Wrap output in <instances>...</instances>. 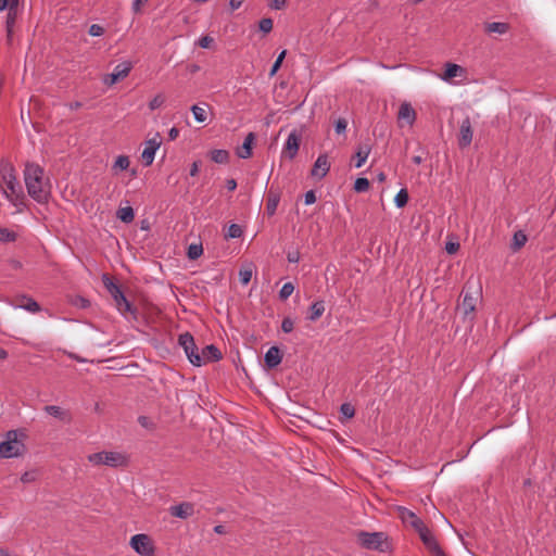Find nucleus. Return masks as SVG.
Instances as JSON below:
<instances>
[{
	"instance_id": "nucleus-1",
	"label": "nucleus",
	"mask_w": 556,
	"mask_h": 556,
	"mask_svg": "<svg viewBox=\"0 0 556 556\" xmlns=\"http://www.w3.org/2000/svg\"><path fill=\"white\" fill-rule=\"evenodd\" d=\"M24 180L27 192L38 203L48 201L50 191L43 181V169L38 164L27 163L24 169Z\"/></svg>"
},
{
	"instance_id": "nucleus-2",
	"label": "nucleus",
	"mask_w": 556,
	"mask_h": 556,
	"mask_svg": "<svg viewBox=\"0 0 556 556\" xmlns=\"http://www.w3.org/2000/svg\"><path fill=\"white\" fill-rule=\"evenodd\" d=\"M0 178L5 189V198L14 205H17L23 199V191L16 180L15 169L9 161L0 162Z\"/></svg>"
},
{
	"instance_id": "nucleus-3",
	"label": "nucleus",
	"mask_w": 556,
	"mask_h": 556,
	"mask_svg": "<svg viewBox=\"0 0 556 556\" xmlns=\"http://www.w3.org/2000/svg\"><path fill=\"white\" fill-rule=\"evenodd\" d=\"M26 446L22 440L18 439L16 430H10L4 435V441L0 443V457L14 458L21 457L25 454Z\"/></svg>"
},
{
	"instance_id": "nucleus-4",
	"label": "nucleus",
	"mask_w": 556,
	"mask_h": 556,
	"mask_svg": "<svg viewBox=\"0 0 556 556\" xmlns=\"http://www.w3.org/2000/svg\"><path fill=\"white\" fill-rule=\"evenodd\" d=\"M356 536L357 542L366 549L387 552L390 548L388 535L384 532L359 531Z\"/></svg>"
},
{
	"instance_id": "nucleus-5",
	"label": "nucleus",
	"mask_w": 556,
	"mask_h": 556,
	"mask_svg": "<svg viewBox=\"0 0 556 556\" xmlns=\"http://www.w3.org/2000/svg\"><path fill=\"white\" fill-rule=\"evenodd\" d=\"M88 460L92 465L99 466V465H105L109 467H124L127 465L128 459L127 457L118 452H109V451H102L98 453H93L88 455Z\"/></svg>"
},
{
	"instance_id": "nucleus-6",
	"label": "nucleus",
	"mask_w": 556,
	"mask_h": 556,
	"mask_svg": "<svg viewBox=\"0 0 556 556\" xmlns=\"http://www.w3.org/2000/svg\"><path fill=\"white\" fill-rule=\"evenodd\" d=\"M104 285L115 302L116 308L123 314L135 313L131 303L126 299L118 285L114 283L108 276L103 277Z\"/></svg>"
},
{
	"instance_id": "nucleus-7",
	"label": "nucleus",
	"mask_w": 556,
	"mask_h": 556,
	"mask_svg": "<svg viewBox=\"0 0 556 556\" xmlns=\"http://www.w3.org/2000/svg\"><path fill=\"white\" fill-rule=\"evenodd\" d=\"M178 343L184 349L192 365L202 366V358H200V353L198 352V348L191 333H181L178 338Z\"/></svg>"
},
{
	"instance_id": "nucleus-8",
	"label": "nucleus",
	"mask_w": 556,
	"mask_h": 556,
	"mask_svg": "<svg viewBox=\"0 0 556 556\" xmlns=\"http://www.w3.org/2000/svg\"><path fill=\"white\" fill-rule=\"evenodd\" d=\"M18 5V0H0V11H4L8 9V14L5 18V29H7V40L8 43L12 42L13 29L16 23V8Z\"/></svg>"
},
{
	"instance_id": "nucleus-9",
	"label": "nucleus",
	"mask_w": 556,
	"mask_h": 556,
	"mask_svg": "<svg viewBox=\"0 0 556 556\" xmlns=\"http://www.w3.org/2000/svg\"><path fill=\"white\" fill-rule=\"evenodd\" d=\"M130 546L141 556H153L154 545L149 535L139 533L130 539Z\"/></svg>"
},
{
	"instance_id": "nucleus-10",
	"label": "nucleus",
	"mask_w": 556,
	"mask_h": 556,
	"mask_svg": "<svg viewBox=\"0 0 556 556\" xmlns=\"http://www.w3.org/2000/svg\"><path fill=\"white\" fill-rule=\"evenodd\" d=\"M422 543L427 546V548L434 555V556H445L444 552L439 546L434 535L432 532L427 528V526H422L420 529L417 530Z\"/></svg>"
},
{
	"instance_id": "nucleus-11",
	"label": "nucleus",
	"mask_w": 556,
	"mask_h": 556,
	"mask_svg": "<svg viewBox=\"0 0 556 556\" xmlns=\"http://www.w3.org/2000/svg\"><path fill=\"white\" fill-rule=\"evenodd\" d=\"M132 68L130 62H123L115 66L114 71L111 74H108L103 77V83L108 86H112L121 79H124L128 76Z\"/></svg>"
},
{
	"instance_id": "nucleus-12",
	"label": "nucleus",
	"mask_w": 556,
	"mask_h": 556,
	"mask_svg": "<svg viewBox=\"0 0 556 556\" xmlns=\"http://www.w3.org/2000/svg\"><path fill=\"white\" fill-rule=\"evenodd\" d=\"M161 143L162 141L159 132L146 142V148L141 154L142 162L146 166H150L153 163L155 152L159 150Z\"/></svg>"
},
{
	"instance_id": "nucleus-13",
	"label": "nucleus",
	"mask_w": 556,
	"mask_h": 556,
	"mask_svg": "<svg viewBox=\"0 0 556 556\" xmlns=\"http://www.w3.org/2000/svg\"><path fill=\"white\" fill-rule=\"evenodd\" d=\"M301 142V132L296 129L292 130L283 146L282 153L286 154L290 160L294 159L299 152Z\"/></svg>"
},
{
	"instance_id": "nucleus-14",
	"label": "nucleus",
	"mask_w": 556,
	"mask_h": 556,
	"mask_svg": "<svg viewBox=\"0 0 556 556\" xmlns=\"http://www.w3.org/2000/svg\"><path fill=\"white\" fill-rule=\"evenodd\" d=\"M472 126L470 118L467 116L464 118L459 126V134H458V146L460 149H465L470 146L472 141Z\"/></svg>"
},
{
	"instance_id": "nucleus-15",
	"label": "nucleus",
	"mask_w": 556,
	"mask_h": 556,
	"mask_svg": "<svg viewBox=\"0 0 556 556\" xmlns=\"http://www.w3.org/2000/svg\"><path fill=\"white\" fill-rule=\"evenodd\" d=\"M330 169V162L327 154H320L315 161L311 175L317 178H324Z\"/></svg>"
},
{
	"instance_id": "nucleus-16",
	"label": "nucleus",
	"mask_w": 556,
	"mask_h": 556,
	"mask_svg": "<svg viewBox=\"0 0 556 556\" xmlns=\"http://www.w3.org/2000/svg\"><path fill=\"white\" fill-rule=\"evenodd\" d=\"M397 119L399 123L402 124L403 122L407 125L412 126L416 121V112L408 102H403L400 105L399 112H397Z\"/></svg>"
},
{
	"instance_id": "nucleus-17",
	"label": "nucleus",
	"mask_w": 556,
	"mask_h": 556,
	"mask_svg": "<svg viewBox=\"0 0 556 556\" xmlns=\"http://www.w3.org/2000/svg\"><path fill=\"white\" fill-rule=\"evenodd\" d=\"M169 514L180 519H187L194 514V506L189 502H184L169 507Z\"/></svg>"
},
{
	"instance_id": "nucleus-18",
	"label": "nucleus",
	"mask_w": 556,
	"mask_h": 556,
	"mask_svg": "<svg viewBox=\"0 0 556 556\" xmlns=\"http://www.w3.org/2000/svg\"><path fill=\"white\" fill-rule=\"evenodd\" d=\"M400 516L404 523L410 526L416 531L425 526L424 521L414 511L405 507L400 508Z\"/></svg>"
},
{
	"instance_id": "nucleus-19",
	"label": "nucleus",
	"mask_w": 556,
	"mask_h": 556,
	"mask_svg": "<svg viewBox=\"0 0 556 556\" xmlns=\"http://www.w3.org/2000/svg\"><path fill=\"white\" fill-rule=\"evenodd\" d=\"M222 352L214 344L206 345L202 349L200 358H202V365L210 362H217L222 359Z\"/></svg>"
},
{
	"instance_id": "nucleus-20",
	"label": "nucleus",
	"mask_w": 556,
	"mask_h": 556,
	"mask_svg": "<svg viewBox=\"0 0 556 556\" xmlns=\"http://www.w3.org/2000/svg\"><path fill=\"white\" fill-rule=\"evenodd\" d=\"M255 140L254 132H249L240 148L237 149V155L240 159H249L252 155V144Z\"/></svg>"
},
{
	"instance_id": "nucleus-21",
	"label": "nucleus",
	"mask_w": 556,
	"mask_h": 556,
	"mask_svg": "<svg viewBox=\"0 0 556 556\" xmlns=\"http://www.w3.org/2000/svg\"><path fill=\"white\" fill-rule=\"evenodd\" d=\"M282 356L277 346H271L265 354L264 361L268 368H275L281 363Z\"/></svg>"
},
{
	"instance_id": "nucleus-22",
	"label": "nucleus",
	"mask_w": 556,
	"mask_h": 556,
	"mask_svg": "<svg viewBox=\"0 0 556 556\" xmlns=\"http://www.w3.org/2000/svg\"><path fill=\"white\" fill-rule=\"evenodd\" d=\"M477 300H478L477 296H475L468 292L464 293L463 302L459 305V309H462L465 317H467L468 315H471L475 312Z\"/></svg>"
},
{
	"instance_id": "nucleus-23",
	"label": "nucleus",
	"mask_w": 556,
	"mask_h": 556,
	"mask_svg": "<svg viewBox=\"0 0 556 556\" xmlns=\"http://www.w3.org/2000/svg\"><path fill=\"white\" fill-rule=\"evenodd\" d=\"M43 410L50 415V416H53L62 421H71V414L63 409L62 407L60 406H56V405H47L43 407Z\"/></svg>"
},
{
	"instance_id": "nucleus-24",
	"label": "nucleus",
	"mask_w": 556,
	"mask_h": 556,
	"mask_svg": "<svg viewBox=\"0 0 556 556\" xmlns=\"http://www.w3.org/2000/svg\"><path fill=\"white\" fill-rule=\"evenodd\" d=\"M15 306L24 308L30 313H38L40 311L39 304L34 299L26 295L17 299Z\"/></svg>"
},
{
	"instance_id": "nucleus-25",
	"label": "nucleus",
	"mask_w": 556,
	"mask_h": 556,
	"mask_svg": "<svg viewBox=\"0 0 556 556\" xmlns=\"http://www.w3.org/2000/svg\"><path fill=\"white\" fill-rule=\"evenodd\" d=\"M465 68L455 63H447L445 66L444 74L442 75L443 80H451L457 76L465 74Z\"/></svg>"
},
{
	"instance_id": "nucleus-26",
	"label": "nucleus",
	"mask_w": 556,
	"mask_h": 556,
	"mask_svg": "<svg viewBox=\"0 0 556 556\" xmlns=\"http://www.w3.org/2000/svg\"><path fill=\"white\" fill-rule=\"evenodd\" d=\"M370 151H371V147L368 143L361 144L357 148V151L354 155L356 168H359L364 165Z\"/></svg>"
},
{
	"instance_id": "nucleus-27",
	"label": "nucleus",
	"mask_w": 556,
	"mask_h": 556,
	"mask_svg": "<svg viewBox=\"0 0 556 556\" xmlns=\"http://www.w3.org/2000/svg\"><path fill=\"white\" fill-rule=\"evenodd\" d=\"M324 312H325L324 301H321V300L315 301L309 306V315L307 316V319L311 321H315L323 316Z\"/></svg>"
},
{
	"instance_id": "nucleus-28",
	"label": "nucleus",
	"mask_w": 556,
	"mask_h": 556,
	"mask_svg": "<svg viewBox=\"0 0 556 556\" xmlns=\"http://www.w3.org/2000/svg\"><path fill=\"white\" fill-rule=\"evenodd\" d=\"M210 159L217 164H227L230 159V154L225 149H215L210 152Z\"/></svg>"
},
{
	"instance_id": "nucleus-29",
	"label": "nucleus",
	"mask_w": 556,
	"mask_h": 556,
	"mask_svg": "<svg viewBox=\"0 0 556 556\" xmlns=\"http://www.w3.org/2000/svg\"><path fill=\"white\" fill-rule=\"evenodd\" d=\"M508 29H509V25L507 23H502V22L486 23L484 26V30L488 34L496 33L500 35H504L508 31Z\"/></svg>"
},
{
	"instance_id": "nucleus-30",
	"label": "nucleus",
	"mask_w": 556,
	"mask_h": 556,
	"mask_svg": "<svg viewBox=\"0 0 556 556\" xmlns=\"http://www.w3.org/2000/svg\"><path fill=\"white\" fill-rule=\"evenodd\" d=\"M116 216L123 223L129 224L135 219V212L131 206H125L117 210Z\"/></svg>"
},
{
	"instance_id": "nucleus-31",
	"label": "nucleus",
	"mask_w": 556,
	"mask_h": 556,
	"mask_svg": "<svg viewBox=\"0 0 556 556\" xmlns=\"http://www.w3.org/2000/svg\"><path fill=\"white\" fill-rule=\"evenodd\" d=\"M208 104L204 103L203 106L201 105H192L191 112L193 114L194 119L198 123H204L207 119V111Z\"/></svg>"
},
{
	"instance_id": "nucleus-32",
	"label": "nucleus",
	"mask_w": 556,
	"mask_h": 556,
	"mask_svg": "<svg viewBox=\"0 0 556 556\" xmlns=\"http://www.w3.org/2000/svg\"><path fill=\"white\" fill-rule=\"evenodd\" d=\"M279 195L273 192H269L266 200V212L269 216H273L279 204Z\"/></svg>"
},
{
	"instance_id": "nucleus-33",
	"label": "nucleus",
	"mask_w": 556,
	"mask_h": 556,
	"mask_svg": "<svg viewBox=\"0 0 556 556\" xmlns=\"http://www.w3.org/2000/svg\"><path fill=\"white\" fill-rule=\"evenodd\" d=\"M527 242V236L523 231L518 230L513 236L511 249L513 251H519Z\"/></svg>"
},
{
	"instance_id": "nucleus-34",
	"label": "nucleus",
	"mask_w": 556,
	"mask_h": 556,
	"mask_svg": "<svg viewBox=\"0 0 556 556\" xmlns=\"http://www.w3.org/2000/svg\"><path fill=\"white\" fill-rule=\"evenodd\" d=\"M17 239V233L9 228L0 226V242L9 243L14 242Z\"/></svg>"
},
{
	"instance_id": "nucleus-35",
	"label": "nucleus",
	"mask_w": 556,
	"mask_h": 556,
	"mask_svg": "<svg viewBox=\"0 0 556 556\" xmlns=\"http://www.w3.org/2000/svg\"><path fill=\"white\" fill-rule=\"evenodd\" d=\"M243 235V230L238 224H230L225 235L226 239H237Z\"/></svg>"
},
{
	"instance_id": "nucleus-36",
	"label": "nucleus",
	"mask_w": 556,
	"mask_h": 556,
	"mask_svg": "<svg viewBox=\"0 0 556 556\" xmlns=\"http://www.w3.org/2000/svg\"><path fill=\"white\" fill-rule=\"evenodd\" d=\"M394 202H395V205L399 207V208H402L404 207L407 202H408V192L406 189H401L395 198H394Z\"/></svg>"
},
{
	"instance_id": "nucleus-37",
	"label": "nucleus",
	"mask_w": 556,
	"mask_h": 556,
	"mask_svg": "<svg viewBox=\"0 0 556 556\" xmlns=\"http://www.w3.org/2000/svg\"><path fill=\"white\" fill-rule=\"evenodd\" d=\"M130 161L126 155H119L116 157L113 168L119 170H126L129 167Z\"/></svg>"
},
{
	"instance_id": "nucleus-38",
	"label": "nucleus",
	"mask_w": 556,
	"mask_h": 556,
	"mask_svg": "<svg viewBox=\"0 0 556 556\" xmlns=\"http://www.w3.org/2000/svg\"><path fill=\"white\" fill-rule=\"evenodd\" d=\"M203 253L202 244H190L188 248L187 255L190 260L199 258Z\"/></svg>"
},
{
	"instance_id": "nucleus-39",
	"label": "nucleus",
	"mask_w": 556,
	"mask_h": 556,
	"mask_svg": "<svg viewBox=\"0 0 556 556\" xmlns=\"http://www.w3.org/2000/svg\"><path fill=\"white\" fill-rule=\"evenodd\" d=\"M369 189V180L367 178H357L354 182V190L356 192H366Z\"/></svg>"
},
{
	"instance_id": "nucleus-40",
	"label": "nucleus",
	"mask_w": 556,
	"mask_h": 556,
	"mask_svg": "<svg viewBox=\"0 0 556 556\" xmlns=\"http://www.w3.org/2000/svg\"><path fill=\"white\" fill-rule=\"evenodd\" d=\"M294 291V286L291 282H286L280 291H279V298L281 300H287Z\"/></svg>"
},
{
	"instance_id": "nucleus-41",
	"label": "nucleus",
	"mask_w": 556,
	"mask_h": 556,
	"mask_svg": "<svg viewBox=\"0 0 556 556\" xmlns=\"http://www.w3.org/2000/svg\"><path fill=\"white\" fill-rule=\"evenodd\" d=\"M286 54H287L286 50H283L279 53V55L277 56L275 63L273 64V66L270 68V72H269L270 76H274L277 73V71L280 68V66L283 62V59L286 58Z\"/></svg>"
},
{
	"instance_id": "nucleus-42",
	"label": "nucleus",
	"mask_w": 556,
	"mask_h": 556,
	"mask_svg": "<svg viewBox=\"0 0 556 556\" xmlns=\"http://www.w3.org/2000/svg\"><path fill=\"white\" fill-rule=\"evenodd\" d=\"M164 102H165L164 96L159 93L149 102V109L151 111H154V110L161 108L164 104Z\"/></svg>"
},
{
	"instance_id": "nucleus-43",
	"label": "nucleus",
	"mask_w": 556,
	"mask_h": 556,
	"mask_svg": "<svg viewBox=\"0 0 556 556\" xmlns=\"http://www.w3.org/2000/svg\"><path fill=\"white\" fill-rule=\"evenodd\" d=\"M273 20L269 17L262 18L258 23L260 30L264 34H268L273 29Z\"/></svg>"
},
{
	"instance_id": "nucleus-44",
	"label": "nucleus",
	"mask_w": 556,
	"mask_h": 556,
	"mask_svg": "<svg viewBox=\"0 0 556 556\" xmlns=\"http://www.w3.org/2000/svg\"><path fill=\"white\" fill-rule=\"evenodd\" d=\"M340 413L345 417V418H352L354 417L355 415V408L353 407V405H351L350 403H343L341 406H340Z\"/></svg>"
},
{
	"instance_id": "nucleus-45",
	"label": "nucleus",
	"mask_w": 556,
	"mask_h": 556,
	"mask_svg": "<svg viewBox=\"0 0 556 556\" xmlns=\"http://www.w3.org/2000/svg\"><path fill=\"white\" fill-rule=\"evenodd\" d=\"M348 127V121L343 117H340L334 123V130L338 135L344 134Z\"/></svg>"
},
{
	"instance_id": "nucleus-46",
	"label": "nucleus",
	"mask_w": 556,
	"mask_h": 556,
	"mask_svg": "<svg viewBox=\"0 0 556 556\" xmlns=\"http://www.w3.org/2000/svg\"><path fill=\"white\" fill-rule=\"evenodd\" d=\"M252 278V270L251 269H241L239 271V280L243 286H247Z\"/></svg>"
},
{
	"instance_id": "nucleus-47",
	"label": "nucleus",
	"mask_w": 556,
	"mask_h": 556,
	"mask_svg": "<svg viewBox=\"0 0 556 556\" xmlns=\"http://www.w3.org/2000/svg\"><path fill=\"white\" fill-rule=\"evenodd\" d=\"M294 328V321L290 317H285L281 323V329L283 332L289 333Z\"/></svg>"
},
{
	"instance_id": "nucleus-48",
	"label": "nucleus",
	"mask_w": 556,
	"mask_h": 556,
	"mask_svg": "<svg viewBox=\"0 0 556 556\" xmlns=\"http://www.w3.org/2000/svg\"><path fill=\"white\" fill-rule=\"evenodd\" d=\"M88 33L92 37H99L104 34V28L99 24H92L90 25Z\"/></svg>"
},
{
	"instance_id": "nucleus-49",
	"label": "nucleus",
	"mask_w": 556,
	"mask_h": 556,
	"mask_svg": "<svg viewBox=\"0 0 556 556\" xmlns=\"http://www.w3.org/2000/svg\"><path fill=\"white\" fill-rule=\"evenodd\" d=\"M36 480V471H25L22 476H21V481L23 483H30L33 481Z\"/></svg>"
},
{
	"instance_id": "nucleus-50",
	"label": "nucleus",
	"mask_w": 556,
	"mask_h": 556,
	"mask_svg": "<svg viewBox=\"0 0 556 556\" xmlns=\"http://www.w3.org/2000/svg\"><path fill=\"white\" fill-rule=\"evenodd\" d=\"M214 39L210 36H202L200 39H199V46L203 49H208L211 47V45L213 43Z\"/></svg>"
},
{
	"instance_id": "nucleus-51",
	"label": "nucleus",
	"mask_w": 556,
	"mask_h": 556,
	"mask_svg": "<svg viewBox=\"0 0 556 556\" xmlns=\"http://www.w3.org/2000/svg\"><path fill=\"white\" fill-rule=\"evenodd\" d=\"M304 202L306 205H311L316 202V194L314 190H309L304 195Z\"/></svg>"
},
{
	"instance_id": "nucleus-52",
	"label": "nucleus",
	"mask_w": 556,
	"mask_h": 556,
	"mask_svg": "<svg viewBox=\"0 0 556 556\" xmlns=\"http://www.w3.org/2000/svg\"><path fill=\"white\" fill-rule=\"evenodd\" d=\"M300 258L301 255L299 251H290L287 254V260L289 263H299Z\"/></svg>"
},
{
	"instance_id": "nucleus-53",
	"label": "nucleus",
	"mask_w": 556,
	"mask_h": 556,
	"mask_svg": "<svg viewBox=\"0 0 556 556\" xmlns=\"http://www.w3.org/2000/svg\"><path fill=\"white\" fill-rule=\"evenodd\" d=\"M459 249V243L458 242H446L445 244V251L448 253V254H454L458 251Z\"/></svg>"
},
{
	"instance_id": "nucleus-54",
	"label": "nucleus",
	"mask_w": 556,
	"mask_h": 556,
	"mask_svg": "<svg viewBox=\"0 0 556 556\" xmlns=\"http://www.w3.org/2000/svg\"><path fill=\"white\" fill-rule=\"evenodd\" d=\"M287 0H271L269 7L274 10H281L286 7Z\"/></svg>"
},
{
	"instance_id": "nucleus-55",
	"label": "nucleus",
	"mask_w": 556,
	"mask_h": 556,
	"mask_svg": "<svg viewBox=\"0 0 556 556\" xmlns=\"http://www.w3.org/2000/svg\"><path fill=\"white\" fill-rule=\"evenodd\" d=\"M148 2V0H134L132 1V11L135 13H139L141 8Z\"/></svg>"
},
{
	"instance_id": "nucleus-56",
	"label": "nucleus",
	"mask_w": 556,
	"mask_h": 556,
	"mask_svg": "<svg viewBox=\"0 0 556 556\" xmlns=\"http://www.w3.org/2000/svg\"><path fill=\"white\" fill-rule=\"evenodd\" d=\"M200 165H201V162L200 161H194L192 164H191V167H190V176H197L198 173H199V169H200Z\"/></svg>"
},
{
	"instance_id": "nucleus-57",
	"label": "nucleus",
	"mask_w": 556,
	"mask_h": 556,
	"mask_svg": "<svg viewBox=\"0 0 556 556\" xmlns=\"http://www.w3.org/2000/svg\"><path fill=\"white\" fill-rule=\"evenodd\" d=\"M179 136V129L176 127H172L168 131L169 140H175Z\"/></svg>"
},
{
	"instance_id": "nucleus-58",
	"label": "nucleus",
	"mask_w": 556,
	"mask_h": 556,
	"mask_svg": "<svg viewBox=\"0 0 556 556\" xmlns=\"http://www.w3.org/2000/svg\"><path fill=\"white\" fill-rule=\"evenodd\" d=\"M243 1L244 0H230L229 1L230 9L232 11L239 9L242 5Z\"/></svg>"
},
{
	"instance_id": "nucleus-59",
	"label": "nucleus",
	"mask_w": 556,
	"mask_h": 556,
	"mask_svg": "<svg viewBox=\"0 0 556 556\" xmlns=\"http://www.w3.org/2000/svg\"><path fill=\"white\" fill-rule=\"evenodd\" d=\"M226 187H227V189H228L229 191H233V190H236V188H237V181H236L235 179H232V178H231V179H228V180L226 181Z\"/></svg>"
},
{
	"instance_id": "nucleus-60",
	"label": "nucleus",
	"mask_w": 556,
	"mask_h": 556,
	"mask_svg": "<svg viewBox=\"0 0 556 556\" xmlns=\"http://www.w3.org/2000/svg\"><path fill=\"white\" fill-rule=\"evenodd\" d=\"M138 422H139L142 427L148 428V427H149V424H150V420H149V418H148V417H146V416H139V418H138Z\"/></svg>"
},
{
	"instance_id": "nucleus-61",
	"label": "nucleus",
	"mask_w": 556,
	"mask_h": 556,
	"mask_svg": "<svg viewBox=\"0 0 556 556\" xmlns=\"http://www.w3.org/2000/svg\"><path fill=\"white\" fill-rule=\"evenodd\" d=\"M214 532L217 534H224L226 533V529L223 525H217L214 527Z\"/></svg>"
},
{
	"instance_id": "nucleus-62",
	"label": "nucleus",
	"mask_w": 556,
	"mask_h": 556,
	"mask_svg": "<svg viewBox=\"0 0 556 556\" xmlns=\"http://www.w3.org/2000/svg\"><path fill=\"white\" fill-rule=\"evenodd\" d=\"M81 105H83L81 102L76 101V102L71 103L70 108L72 110H78L81 108Z\"/></svg>"
},
{
	"instance_id": "nucleus-63",
	"label": "nucleus",
	"mask_w": 556,
	"mask_h": 556,
	"mask_svg": "<svg viewBox=\"0 0 556 556\" xmlns=\"http://www.w3.org/2000/svg\"><path fill=\"white\" fill-rule=\"evenodd\" d=\"M413 162H414L415 164L419 165V164H421V162H422V157H421V156H419V155H416V156H414V157H413Z\"/></svg>"
},
{
	"instance_id": "nucleus-64",
	"label": "nucleus",
	"mask_w": 556,
	"mask_h": 556,
	"mask_svg": "<svg viewBox=\"0 0 556 556\" xmlns=\"http://www.w3.org/2000/svg\"><path fill=\"white\" fill-rule=\"evenodd\" d=\"M0 556H10V553L5 548H0Z\"/></svg>"
}]
</instances>
